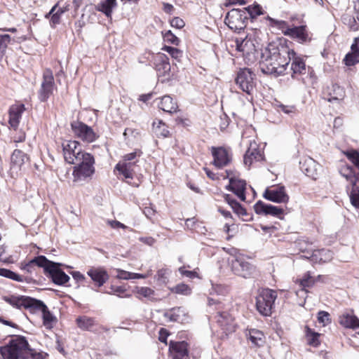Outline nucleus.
Masks as SVG:
<instances>
[{"instance_id": "obj_1", "label": "nucleus", "mask_w": 359, "mask_h": 359, "mask_svg": "<svg viewBox=\"0 0 359 359\" xmlns=\"http://www.w3.org/2000/svg\"><path fill=\"white\" fill-rule=\"evenodd\" d=\"M32 351L25 337L15 335L8 344L0 348L3 359H25Z\"/></svg>"}, {"instance_id": "obj_2", "label": "nucleus", "mask_w": 359, "mask_h": 359, "mask_svg": "<svg viewBox=\"0 0 359 359\" xmlns=\"http://www.w3.org/2000/svg\"><path fill=\"white\" fill-rule=\"evenodd\" d=\"M277 292L269 288L262 289L256 297L257 311L264 316H270L274 308Z\"/></svg>"}, {"instance_id": "obj_3", "label": "nucleus", "mask_w": 359, "mask_h": 359, "mask_svg": "<svg viewBox=\"0 0 359 359\" xmlns=\"http://www.w3.org/2000/svg\"><path fill=\"white\" fill-rule=\"evenodd\" d=\"M259 67L262 73L276 77L283 74L285 72V69L280 67V64H278L277 56L274 55L271 48L266 49L262 53Z\"/></svg>"}, {"instance_id": "obj_4", "label": "nucleus", "mask_w": 359, "mask_h": 359, "mask_svg": "<svg viewBox=\"0 0 359 359\" xmlns=\"http://www.w3.org/2000/svg\"><path fill=\"white\" fill-rule=\"evenodd\" d=\"M84 158L78 163L74 168L73 176L74 182H82L91 179L95 173V158L93 155H86Z\"/></svg>"}, {"instance_id": "obj_5", "label": "nucleus", "mask_w": 359, "mask_h": 359, "mask_svg": "<svg viewBox=\"0 0 359 359\" xmlns=\"http://www.w3.org/2000/svg\"><path fill=\"white\" fill-rule=\"evenodd\" d=\"M235 43L236 50L241 52L245 59L251 62L255 60L258 43L252 35L248 34L245 38H237Z\"/></svg>"}, {"instance_id": "obj_6", "label": "nucleus", "mask_w": 359, "mask_h": 359, "mask_svg": "<svg viewBox=\"0 0 359 359\" xmlns=\"http://www.w3.org/2000/svg\"><path fill=\"white\" fill-rule=\"evenodd\" d=\"M63 156L65 161L69 164L78 163L90 154L82 151L80 144L76 141H65L62 144Z\"/></svg>"}, {"instance_id": "obj_7", "label": "nucleus", "mask_w": 359, "mask_h": 359, "mask_svg": "<svg viewBox=\"0 0 359 359\" xmlns=\"http://www.w3.org/2000/svg\"><path fill=\"white\" fill-rule=\"evenodd\" d=\"M249 20L245 11L233 8L225 17V24L232 30L239 32L244 29Z\"/></svg>"}, {"instance_id": "obj_8", "label": "nucleus", "mask_w": 359, "mask_h": 359, "mask_svg": "<svg viewBox=\"0 0 359 359\" xmlns=\"http://www.w3.org/2000/svg\"><path fill=\"white\" fill-rule=\"evenodd\" d=\"M231 264L233 273L244 278H250L256 273V266L243 256H236L231 260Z\"/></svg>"}, {"instance_id": "obj_9", "label": "nucleus", "mask_w": 359, "mask_h": 359, "mask_svg": "<svg viewBox=\"0 0 359 359\" xmlns=\"http://www.w3.org/2000/svg\"><path fill=\"white\" fill-rule=\"evenodd\" d=\"M255 76L250 69H240L235 79L236 83L243 92L251 95L255 87Z\"/></svg>"}, {"instance_id": "obj_10", "label": "nucleus", "mask_w": 359, "mask_h": 359, "mask_svg": "<svg viewBox=\"0 0 359 359\" xmlns=\"http://www.w3.org/2000/svg\"><path fill=\"white\" fill-rule=\"evenodd\" d=\"M61 265L60 263L48 260V264L45 267V274L50 278L55 284L58 285H65L70 279L69 276L60 268Z\"/></svg>"}, {"instance_id": "obj_11", "label": "nucleus", "mask_w": 359, "mask_h": 359, "mask_svg": "<svg viewBox=\"0 0 359 359\" xmlns=\"http://www.w3.org/2000/svg\"><path fill=\"white\" fill-rule=\"evenodd\" d=\"M71 127L74 135L85 142H93L99 137L91 127L83 122L74 121Z\"/></svg>"}, {"instance_id": "obj_12", "label": "nucleus", "mask_w": 359, "mask_h": 359, "mask_svg": "<svg viewBox=\"0 0 359 359\" xmlns=\"http://www.w3.org/2000/svg\"><path fill=\"white\" fill-rule=\"evenodd\" d=\"M54 87V77L50 69H46L43 74V81L39 93V97L41 102H46L53 93Z\"/></svg>"}, {"instance_id": "obj_13", "label": "nucleus", "mask_w": 359, "mask_h": 359, "mask_svg": "<svg viewBox=\"0 0 359 359\" xmlns=\"http://www.w3.org/2000/svg\"><path fill=\"white\" fill-rule=\"evenodd\" d=\"M3 299L11 304L12 306L20 309L24 308L28 309L30 312L33 311V306L36 301V299L27 297V296H4Z\"/></svg>"}, {"instance_id": "obj_14", "label": "nucleus", "mask_w": 359, "mask_h": 359, "mask_svg": "<svg viewBox=\"0 0 359 359\" xmlns=\"http://www.w3.org/2000/svg\"><path fill=\"white\" fill-rule=\"evenodd\" d=\"M41 311L42 313L43 324L48 328L53 327V324L57 322V318L48 310L47 306L41 300L36 299L32 313Z\"/></svg>"}, {"instance_id": "obj_15", "label": "nucleus", "mask_w": 359, "mask_h": 359, "mask_svg": "<svg viewBox=\"0 0 359 359\" xmlns=\"http://www.w3.org/2000/svg\"><path fill=\"white\" fill-rule=\"evenodd\" d=\"M215 318L225 335L227 336L229 334L235 332L236 325L234 320L229 313L219 311Z\"/></svg>"}, {"instance_id": "obj_16", "label": "nucleus", "mask_w": 359, "mask_h": 359, "mask_svg": "<svg viewBox=\"0 0 359 359\" xmlns=\"http://www.w3.org/2000/svg\"><path fill=\"white\" fill-rule=\"evenodd\" d=\"M271 49L274 55L277 56L278 64H280V67L286 69L287 67L291 62V58H292L294 55H295L294 50L283 46L273 48Z\"/></svg>"}, {"instance_id": "obj_17", "label": "nucleus", "mask_w": 359, "mask_h": 359, "mask_svg": "<svg viewBox=\"0 0 359 359\" xmlns=\"http://www.w3.org/2000/svg\"><path fill=\"white\" fill-rule=\"evenodd\" d=\"M300 169L308 177L316 180L320 165L311 157H304L299 161Z\"/></svg>"}, {"instance_id": "obj_18", "label": "nucleus", "mask_w": 359, "mask_h": 359, "mask_svg": "<svg viewBox=\"0 0 359 359\" xmlns=\"http://www.w3.org/2000/svg\"><path fill=\"white\" fill-rule=\"evenodd\" d=\"M254 210L257 215H271L273 217H279L283 213V208L264 203L262 201H258L254 205Z\"/></svg>"}, {"instance_id": "obj_19", "label": "nucleus", "mask_w": 359, "mask_h": 359, "mask_svg": "<svg viewBox=\"0 0 359 359\" xmlns=\"http://www.w3.org/2000/svg\"><path fill=\"white\" fill-rule=\"evenodd\" d=\"M212 154L213 164L219 168L227 165L231 161L228 151L223 147H212Z\"/></svg>"}, {"instance_id": "obj_20", "label": "nucleus", "mask_w": 359, "mask_h": 359, "mask_svg": "<svg viewBox=\"0 0 359 359\" xmlns=\"http://www.w3.org/2000/svg\"><path fill=\"white\" fill-rule=\"evenodd\" d=\"M285 36L297 39V41L302 43L309 42L311 39L307 32L306 26L305 25L295 26L293 27H289V29H286Z\"/></svg>"}, {"instance_id": "obj_21", "label": "nucleus", "mask_w": 359, "mask_h": 359, "mask_svg": "<svg viewBox=\"0 0 359 359\" xmlns=\"http://www.w3.org/2000/svg\"><path fill=\"white\" fill-rule=\"evenodd\" d=\"M170 351L172 359H189L188 344L185 341L170 342Z\"/></svg>"}, {"instance_id": "obj_22", "label": "nucleus", "mask_w": 359, "mask_h": 359, "mask_svg": "<svg viewBox=\"0 0 359 359\" xmlns=\"http://www.w3.org/2000/svg\"><path fill=\"white\" fill-rule=\"evenodd\" d=\"M264 197L275 203H286L289 199L284 187H276L271 190L266 189L264 194Z\"/></svg>"}, {"instance_id": "obj_23", "label": "nucleus", "mask_w": 359, "mask_h": 359, "mask_svg": "<svg viewBox=\"0 0 359 359\" xmlns=\"http://www.w3.org/2000/svg\"><path fill=\"white\" fill-rule=\"evenodd\" d=\"M25 107L23 104H16L9 108V120L8 123L11 128L17 129L22 113L25 111Z\"/></svg>"}, {"instance_id": "obj_24", "label": "nucleus", "mask_w": 359, "mask_h": 359, "mask_svg": "<svg viewBox=\"0 0 359 359\" xmlns=\"http://www.w3.org/2000/svg\"><path fill=\"white\" fill-rule=\"evenodd\" d=\"M87 274L90 277L95 284L98 286H102L109 279V276L107 271L100 267H92L88 271Z\"/></svg>"}, {"instance_id": "obj_25", "label": "nucleus", "mask_w": 359, "mask_h": 359, "mask_svg": "<svg viewBox=\"0 0 359 359\" xmlns=\"http://www.w3.org/2000/svg\"><path fill=\"white\" fill-rule=\"evenodd\" d=\"M226 189L233 191L241 201L245 200L246 182L245 180L231 177L229 179V184Z\"/></svg>"}, {"instance_id": "obj_26", "label": "nucleus", "mask_w": 359, "mask_h": 359, "mask_svg": "<svg viewBox=\"0 0 359 359\" xmlns=\"http://www.w3.org/2000/svg\"><path fill=\"white\" fill-rule=\"evenodd\" d=\"M344 61L347 66H353L359 62V36L353 39L351 52L346 55Z\"/></svg>"}, {"instance_id": "obj_27", "label": "nucleus", "mask_w": 359, "mask_h": 359, "mask_svg": "<svg viewBox=\"0 0 359 359\" xmlns=\"http://www.w3.org/2000/svg\"><path fill=\"white\" fill-rule=\"evenodd\" d=\"M28 161L29 157L27 154L20 149H15L11 157V169L20 170Z\"/></svg>"}, {"instance_id": "obj_28", "label": "nucleus", "mask_w": 359, "mask_h": 359, "mask_svg": "<svg viewBox=\"0 0 359 359\" xmlns=\"http://www.w3.org/2000/svg\"><path fill=\"white\" fill-rule=\"evenodd\" d=\"M262 159V153L258 149L256 143L250 144V147L244 155V163L250 166L254 161H259Z\"/></svg>"}, {"instance_id": "obj_29", "label": "nucleus", "mask_w": 359, "mask_h": 359, "mask_svg": "<svg viewBox=\"0 0 359 359\" xmlns=\"http://www.w3.org/2000/svg\"><path fill=\"white\" fill-rule=\"evenodd\" d=\"M48 259L43 255H39L35 257L34 259L26 263L22 269L27 271V273H32L35 271V266L41 267L45 271V267L47 266Z\"/></svg>"}, {"instance_id": "obj_30", "label": "nucleus", "mask_w": 359, "mask_h": 359, "mask_svg": "<svg viewBox=\"0 0 359 359\" xmlns=\"http://www.w3.org/2000/svg\"><path fill=\"white\" fill-rule=\"evenodd\" d=\"M135 163L134 162H119L115 166V170H118L126 179H133L135 171Z\"/></svg>"}, {"instance_id": "obj_31", "label": "nucleus", "mask_w": 359, "mask_h": 359, "mask_svg": "<svg viewBox=\"0 0 359 359\" xmlns=\"http://www.w3.org/2000/svg\"><path fill=\"white\" fill-rule=\"evenodd\" d=\"M185 311L182 307H174L163 313V316L168 322H182L184 320Z\"/></svg>"}, {"instance_id": "obj_32", "label": "nucleus", "mask_w": 359, "mask_h": 359, "mask_svg": "<svg viewBox=\"0 0 359 359\" xmlns=\"http://www.w3.org/2000/svg\"><path fill=\"white\" fill-rule=\"evenodd\" d=\"M291 61L290 69L292 72V78H294L297 74L301 75L306 73V64L303 58L297 56V54L295 53L294 57L291 58Z\"/></svg>"}, {"instance_id": "obj_33", "label": "nucleus", "mask_w": 359, "mask_h": 359, "mask_svg": "<svg viewBox=\"0 0 359 359\" xmlns=\"http://www.w3.org/2000/svg\"><path fill=\"white\" fill-rule=\"evenodd\" d=\"M158 107L165 112L170 114L177 112L178 109L177 102H174L170 95H164L161 98Z\"/></svg>"}, {"instance_id": "obj_34", "label": "nucleus", "mask_w": 359, "mask_h": 359, "mask_svg": "<svg viewBox=\"0 0 359 359\" xmlns=\"http://www.w3.org/2000/svg\"><path fill=\"white\" fill-rule=\"evenodd\" d=\"M339 323L345 327L357 329L359 328V319L355 315L344 313L339 318Z\"/></svg>"}, {"instance_id": "obj_35", "label": "nucleus", "mask_w": 359, "mask_h": 359, "mask_svg": "<svg viewBox=\"0 0 359 359\" xmlns=\"http://www.w3.org/2000/svg\"><path fill=\"white\" fill-rule=\"evenodd\" d=\"M116 6V0H104L97 4V10L103 13L107 18H111L112 11Z\"/></svg>"}, {"instance_id": "obj_36", "label": "nucleus", "mask_w": 359, "mask_h": 359, "mask_svg": "<svg viewBox=\"0 0 359 359\" xmlns=\"http://www.w3.org/2000/svg\"><path fill=\"white\" fill-rule=\"evenodd\" d=\"M312 259L320 263H325L331 261L333 258V252L330 250L322 249L315 251L312 255Z\"/></svg>"}, {"instance_id": "obj_37", "label": "nucleus", "mask_w": 359, "mask_h": 359, "mask_svg": "<svg viewBox=\"0 0 359 359\" xmlns=\"http://www.w3.org/2000/svg\"><path fill=\"white\" fill-rule=\"evenodd\" d=\"M341 175L348 181L351 184L353 187L356 186V183L358 182V173L356 174L353 168L351 166H345L342 168L340 170Z\"/></svg>"}, {"instance_id": "obj_38", "label": "nucleus", "mask_w": 359, "mask_h": 359, "mask_svg": "<svg viewBox=\"0 0 359 359\" xmlns=\"http://www.w3.org/2000/svg\"><path fill=\"white\" fill-rule=\"evenodd\" d=\"M76 322L77 326L83 330H90L95 324V320L93 318L86 316L78 317Z\"/></svg>"}, {"instance_id": "obj_39", "label": "nucleus", "mask_w": 359, "mask_h": 359, "mask_svg": "<svg viewBox=\"0 0 359 359\" xmlns=\"http://www.w3.org/2000/svg\"><path fill=\"white\" fill-rule=\"evenodd\" d=\"M156 68L161 75H165L170 71L168 58L165 55H160L159 59L156 63Z\"/></svg>"}, {"instance_id": "obj_40", "label": "nucleus", "mask_w": 359, "mask_h": 359, "mask_svg": "<svg viewBox=\"0 0 359 359\" xmlns=\"http://www.w3.org/2000/svg\"><path fill=\"white\" fill-rule=\"evenodd\" d=\"M249 339L257 346H262L264 344V333L256 329L249 331Z\"/></svg>"}, {"instance_id": "obj_41", "label": "nucleus", "mask_w": 359, "mask_h": 359, "mask_svg": "<svg viewBox=\"0 0 359 359\" xmlns=\"http://www.w3.org/2000/svg\"><path fill=\"white\" fill-rule=\"evenodd\" d=\"M266 20L269 22V25L271 27L280 30L285 36L286 35V29H289V26L287 22L284 20H276L269 16L266 17Z\"/></svg>"}, {"instance_id": "obj_42", "label": "nucleus", "mask_w": 359, "mask_h": 359, "mask_svg": "<svg viewBox=\"0 0 359 359\" xmlns=\"http://www.w3.org/2000/svg\"><path fill=\"white\" fill-rule=\"evenodd\" d=\"M153 130L157 136H161L166 137L169 135V130L167 129L165 124L162 121H158V122L154 121Z\"/></svg>"}, {"instance_id": "obj_43", "label": "nucleus", "mask_w": 359, "mask_h": 359, "mask_svg": "<svg viewBox=\"0 0 359 359\" xmlns=\"http://www.w3.org/2000/svg\"><path fill=\"white\" fill-rule=\"evenodd\" d=\"M306 337L308 339V342L311 346H318L320 344L319 337L320 334L316 332L312 329L306 326Z\"/></svg>"}, {"instance_id": "obj_44", "label": "nucleus", "mask_w": 359, "mask_h": 359, "mask_svg": "<svg viewBox=\"0 0 359 359\" xmlns=\"http://www.w3.org/2000/svg\"><path fill=\"white\" fill-rule=\"evenodd\" d=\"M68 11L67 7L57 8L50 20V25L52 27H55L60 22L61 15Z\"/></svg>"}, {"instance_id": "obj_45", "label": "nucleus", "mask_w": 359, "mask_h": 359, "mask_svg": "<svg viewBox=\"0 0 359 359\" xmlns=\"http://www.w3.org/2000/svg\"><path fill=\"white\" fill-rule=\"evenodd\" d=\"M243 11L248 13L252 20L256 18L257 16L263 14L262 8L258 4L248 6V7L244 8Z\"/></svg>"}, {"instance_id": "obj_46", "label": "nucleus", "mask_w": 359, "mask_h": 359, "mask_svg": "<svg viewBox=\"0 0 359 359\" xmlns=\"http://www.w3.org/2000/svg\"><path fill=\"white\" fill-rule=\"evenodd\" d=\"M0 276L18 282H22L24 280L22 276L4 268H0Z\"/></svg>"}, {"instance_id": "obj_47", "label": "nucleus", "mask_w": 359, "mask_h": 359, "mask_svg": "<svg viewBox=\"0 0 359 359\" xmlns=\"http://www.w3.org/2000/svg\"><path fill=\"white\" fill-rule=\"evenodd\" d=\"M316 283V278L311 276L310 272L306 273L300 280V285L304 288L311 287Z\"/></svg>"}, {"instance_id": "obj_48", "label": "nucleus", "mask_w": 359, "mask_h": 359, "mask_svg": "<svg viewBox=\"0 0 359 359\" xmlns=\"http://www.w3.org/2000/svg\"><path fill=\"white\" fill-rule=\"evenodd\" d=\"M163 50L168 53L171 55V57L175 59L177 62H180L181 58L182 57L183 53L178 48L165 46Z\"/></svg>"}, {"instance_id": "obj_49", "label": "nucleus", "mask_w": 359, "mask_h": 359, "mask_svg": "<svg viewBox=\"0 0 359 359\" xmlns=\"http://www.w3.org/2000/svg\"><path fill=\"white\" fill-rule=\"evenodd\" d=\"M349 197L351 205L359 210V187H353L351 191Z\"/></svg>"}, {"instance_id": "obj_50", "label": "nucleus", "mask_w": 359, "mask_h": 359, "mask_svg": "<svg viewBox=\"0 0 359 359\" xmlns=\"http://www.w3.org/2000/svg\"><path fill=\"white\" fill-rule=\"evenodd\" d=\"M356 18L351 15H346L343 18V22L347 25L349 29L352 31H357L359 29V26L356 22Z\"/></svg>"}, {"instance_id": "obj_51", "label": "nucleus", "mask_w": 359, "mask_h": 359, "mask_svg": "<svg viewBox=\"0 0 359 359\" xmlns=\"http://www.w3.org/2000/svg\"><path fill=\"white\" fill-rule=\"evenodd\" d=\"M173 291L177 294H180L183 295H188L190 294L191 292V289L190 287L186 284L181 283L177 285L174 289Z\"/></svg>"}, {"instance_id": "obj_52", "label": "nucleus", "mask_w": 359, "mask_h": 359, "mask_svg": "<svg viewBox=\"0 0 359 359\" xmlns=\"http://www.w3.org/2000/svg\"><path fill=\"white\" fill-rule=\"evenodd\" d=\"M318 320L320 323L325 326L331 323L330 315L328 312L320 311L318 313Z\"/></svg>"}, {"instance_id": "obj_53", "label": "nucleus", "mask_w": 359, "mask_h": 359, "mask_svg": "<svg viewBox=\"0 0 359 359\" xmlns=\"http://www.w3.org/2000/svg\"><path fill=\"white\" fill-rule=\"evenodd\" d=\"M346 155L347 158L354 164L358 170H359V152L355 150H353L351 151H347Z\"/></svg>"}, {"instance_id": "obj_54", "label": "nucleus", "mask_w": 359, "mask_h": 359, "mask_svg": "<svg viewBox=\"0 0 359 359\" xmlns=\"http://www.w3.org/2000/svg\"><path fill=\"white\" fill-rule=\"evenodd\" d=\"M10 41L11 36L9 34L0 35V55L4 53Z\"/></svg>"}, {"instance_id": "obj_55", "label": "nucleus", "mask_w": 359, "mask_h": 359, "mask_svg": "<svg viewBox=\"0 0 359 359\" xmlns=\"http://www.w3.org/2000/svg\"><path fill=\"white\" fill-rule=\"evenodd\" d=\"M278 108L286 114L292 115L296 114L297 108L294 105H286L283 104H278Z\"/></svg>"}, {"instance_id": "obj_56", "label": "nucleus", "mask_w": 359, "mask_h": 359, "mask_svg": "<svg viewBox=\"0 0 359 359\" xmlns=\"http://www.w3.org/2000/svg\"><path fill=\"white\" fill-rule=\"evenodd\" d=\"M164 40L175 45H178L180 43V39L170 30L165 34Z\"/></svg>"}, {"instance_id": "obj_57", "label": "nucleus", "mask_w": 359, "mask_h": 359, "mask_svg": "<svg viewBox=\"0 0 359 359\" xmlns=\"http://www.w3.org/2000/svg\"><path fill=\"white\" fill-rule=\"evenodd\" d=\"M232 209L238 215H241L242 217L248 215L246 210L238 202L237 203H234V206Z\"/></svg>"}, {"instance_id": "obj_58", "label": "nucleus", "mask_w": 359, "mask_h": 359, "mask_svg": "<svg viewBox=\"0 0 359 359\" xmlns=\"http://www.w3.org/2000/svg\"><path fill=\"white\" fill-rule=\"evenodd\" d=\"M179 272L180 273L181 275L191 279L197 277V273L196 271L186 270L184 266L180 267L179 269Z\"/></svg>"}, {"instance_id": "obj_59", "label": "nucleus", "mask_w": 359, "mask_h": 359, "mask_svg": "<svg viewBox=\"0 0 359 359\" xmlns=\"http://www.w3.org/2000/svg\"><path fill=\"white\" fill-rule=\"evenodd\" d=\"M185 23L182 19L179 17H175L170 20V25L172 27L181 29L184 26Z\"/></svg>"}, {"instance_id": "obj_60", "label": "nucleus", "mask_w": 359, "mask_h": 359, "mask_svg": "<svg viewBox=\"0 0 359 359\" xmlns=\"http://www.w3.org/2000/svg\"><path fill=\"white\" fill-rule=\"evenodd\" d=\"M138 294L144 297H149L154 294V291L147 287H142L138 290Z\"/></svg>"}, {"instance_id": "obj_61", "label": "nucleus", "mask_w": 359, "mask_h": 359, "mask_svg": "<svg viewBox=\"0 0 359 359\" xmlns=\"http://www.w3.org/2000/svg\"><path fill=\"white\" fill-rule=\"evenodd\" d=\"M141 154V151H134L127 154L123 156V162H131L135 160L137 156H140Z\"/></svg>"}, {"instance_id": "obj_62", "label": "nucleus", "mask_w": 359, "mask_h": 359, "mask_svg": "<svg viewBox=\"0 0 359 359\" xmlns=\"http://www.w3.org/2000/svg\"><path fill=\"white\" fill-rule=\"evenodd\" d=\"M116 278L118 279L123 280H129L131 279V272L126 271L121 269L117 270Z\"/></svg>"}, {"instance_id": "obj_63", "label": "nucleus", "mask_w": 359, "mask_h": 359, "mask_svg": "<svg viewBox=\"0 0 359 359\" xmlns=\"http://www.w3.org/2000/svg\"><path fill=\"white\" fill-rule=\"evenodd\" d=\"M107 224L113 229H118L121 228L126 229L128 228L124 224L117 221V220H107Z\"/></svg>"}, {"instance_id": "obj_64", "label": "nucleus", "mask_w": 359, "mask_h": 359, "mask_svg": "<svg viewBox=\"0 0 359 359\" xmlns=\"http://www.w3.org/2000/svg\"><path fill=\"white\" fill-rule=\"evenodd\" d=\"M334 88L338 91V93H337L338 96L331 97L329 99V101H330V102L332 101V100H342L344 98V92L343 88H341L339 86H336Z\"/></svg>"}]
</instances>
